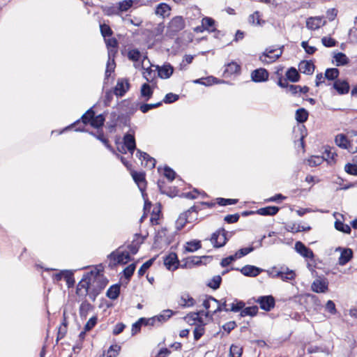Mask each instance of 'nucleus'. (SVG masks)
<instances>
[{
    "label": "nucleus",
    "instance_id": "a18cd8bd",
    "mask_svg": "<svg viewBox=\"0 0 357 357\" xmlns=\"http://www.w3.org/2000/svg\"><path fill=\"white\" fill-rule=\"evenodd\" d=\"M334 58L337 66H345L349 62V58L346 56L345 54L342 52H338L335 54Z\"/></svg>",
    "mask_w": 357,
    "mask_h": 357
},
{
    "label": "nucleus",
    "instance_id": "f257e3e1",
    "mask_svg": "<svg viewBox=\"0 0 357 357\" xmlns=\"http://www.w3.org/2000/svg\"><path fill=\"white\" fill-rule=\"evenodd\" d=\"M123 246H120L116 250L112 252L109 255L108 258L110 260L109 266L113 268L114 266L121 264H126L128 262L132 261L134 259L131 257L130 253L128 251H121Z\"/></svg>",
    "mask_w": 357,
    "mask_h": 357
},
{
    "label": "nucleus",
    "instance_id": "6e6552de",
    "mask_svg": "<svg viewBox=\"0 0 357 357\" xmlns=\"http://www.w3.org/2000/svg\"><path fill=\"white\" fill-rule=\"evenodd\" d=\"M185 26V23L182 16H176L173 17L167 26L168 32L171 35H176L183 30Z\"/></svg>",
    "mask_w": 357,
    "mask_h": 357
},
{
    "label": "nucleus",
    "instance_id": "f704fd0d",
    "mask_svg": "<svg viewBox=\"0 0 357 357\" xmlns=\"http://www.w3.org/2000/svg\"><path fill=\"white\" fill-rule=\"evenodd\" d=\"M258 311L259 307L257 305L244 307L243 310L241 311L239 316L240 317H244L245 316L255 317L257 314Z\"/></svg>",
    "mask_w": 357,
    "mask_h": 357
},
{
    "label": "nucleus",
    "instance_id": "473e14b6",
    "mask_svg": "<svg viewBox=\"0 0 357 357\" xmlns=\"http://www.w3.org/2000/svg\"><path fill=\"white\" fill-rule=\"evenodd\" d=\"M309 112L305 108H299L296 111L295 119L298 123H303L308 119Z\"/></svg>",
    "mask_w": 357,
    "mask_h": 357
},
{
    "label": "nucleus",
    "instance_id": "b1692460",
    "mask_svg": "<svg viewBox=\"0 0 357 357\" xmlns=\"http://www.w3.org/2000/svg\"><path fill=\"white\" fill-rule=\"evenodd\" d=\"M197 219V217L191 218L189 215H187V213H181L176 221V231L181 230L187 222H192Z\"/></svg>",
    "mask_w": 357,
    "mask_h": 357
},
{
    "label": "nucleus",
    "instance_id": "2f4dec72",
    "mask_svg": "<svg viewBox=\"0 0 357 357\" xmlns=\"http://www.w3.org/2000/svg\"><path fill=\"white\" fill-rule=\"evenodd\" d=\"M174 314V312L172 310H164L162 311L160 314L155 316L158 325L160 326L161 324L167 321L169 319H170Z\"/></svg>",
    "mask_w": 357,
    "mask_h": 357
},
{
    "label": "nucleus",
    "instance_id": "412c9836",
    "mask_svg": "<svg viewBox=\"0 0 357 357\" xmlns=\"http://www.w3.org/2000/svg\"><path fill=\"white\" fill-rule=\"evenodd\" d=\"M333 88L340 95L349 93L350 86L347 80L336 79L333 84Z\"/></svg>",
    "mask_w": 357,
    "mask_h": 357
},
{
    "label": "nucleus",
    "instance_id": "393cba45",
    "mask_svg": "<svg viewBox=\"0 0 357 357\" xmlns=\"http://www.w3.org/2000/svg\"><path fill=\"white\" fill-rule=\"evenodd\" d=\"M89 133L91 135L96 137L97 139L100 140L105 146V147L112 153H115V150L110 145L109 140L106 137H105L102 130H98L97 133L93 131H90L89 132Z\"/></svg>",
    "mask_w": 357,
    "mask_h": 357
},
{
    "label": "nucleus",
    "instance_id": "13d9d810",
    "mask_svg": "<svg viewBox=\"0 0 357 357\" xmlns=\"http://www.w3.org/2000/svg\"><path fill=\"white\" fill-rule=\"evenodd\" d=\"M121 346L118 344L111 345L107 351V357H116L121 351Z\"/></svg>",
    "mask_w": 357,
    "mask_h": 357
},
{
    "label": "nucleus",
    "instance_id": "ea45409f",
    "mask_svg": "<svg viewBox=\"0 0 357 357\" xmlns=\"http://www.w3.org/2000/svg\"><path fill=\"white\" fill-rule=\"evenodd\" d=\"M202 248L201 241L199 240H192L188 241L185 247V250L188 252H193Z\"/></svg>",
    "mask_w": 357,
    "mask_h": 357
},
{
    "label": "nucleus",
    "instance_id": "4be33fe9",
    "mask_svg": "<svg viewBox=\"0 0 357 357\" xmlns=\"http://www.w3.org/2000/svg\"><path fill=\"white\" fill-rule=\"evenodd\" d=\"M136 156L138 157L140 160L145 161V167H147L150 169L155 167L156 160L153 158L151 157L147 153L144 152L140 149H137Z\"/></svg>",
    "mask_w": 357,
    "mask_h": 357
},
{
    "label": "nucleus",
    "instance_id": "4468645a",
    "mask_svg": "<svg viewBox=\"0 0 357 357\" xmlns=\"http://www.w3.org/2000/svg\"><path fill=\"white\" fill-rule=\"evenodd\" d=\"M174 239V235H167V229L166 227H162L155 236L154 243H160L164 241L167 245H170Z\"/></svg>",
    "mask_w": 357,
    "mask_h": 357
},
{
    "label": "nucleus",
    "instance_id": "9b49d317",
    "mask_svg": "<svg viewBox=\"0 0 357 357\" xmlns=\"http://www.w3.org/2000/svg\"><path fill=\"white\" fill-rule=\"evenodd\" d=\"M163 261L167 269L171 271H176L180 266V261L175 252H170L168 255L165 256Z\"/></svg>",
    "mask_w": 357,
    "mask_h": 357
},
{
    "label": "nucleus",
    "instance_id": "5701e85b",
    "mask_svg": "<svg viewBox=\"0 0 357 357\" xmlns=\"http://www.w3.org/2000/svg\"><path fill=\"white\" fill-rule=\"evenodd\" d=\"M158 75L162 79H168L174 72V68L170 63L164 64L162 66H156Z\"/></svg>",
    "mask_w": 357,
    "mask_h": 357
},
{
    "label": "nucleus",
    "instance_id": "dca6fc26",
    "mask_svg": "<svg viewBox=\"0 0 357 357\" xmlns=\"http://www.w3.org/2000/svg\"><path fill=\"white\" fill-rule=\"evenodd\" d=\"M335 142L337 146L342 149H347L350 153H354L357 152V147L356 150H354L350 142L344 134L337 135L335 137Z\"/></svg>",
    "mask_w": 357,
    "mask_h": 357
},
{
    "label": "nucleus",
    "instance_id": "c03bdc74",
    "mask_svg": "<svg viewBox=\"0 0 357 357\" xmlns=\"http://www.w3.org/2000/svg\"><path fill=\"white\" fill-rule=\"evenodd\" d=\"M169 10L170 7L168 4L165 3H160L155 8V13L158 15H160L165 17L166 15H169Z\"/></svg>",
    "mask_w": 357,
    "mask_h": 357
},
{
    "label": "nucleus",
    "instance_id": "8fccbe9b",
    "mask_svg": "<svg viewBox=\"0 0 357 357\" xmlns=\"http://www.w3.org/2000/svg\"><path fill=\"white\" fill-rule=\"evenodd\" d=\"M354 163H347L344 166V171L350 175L357 176V160H353Z\"/></svg>",
    "mask_w": 357,
    "mask_h": 357
},
{
    "label": "nucleus",
    "instance_id": "20e7f679",
    "mask_svg": "<svg viewBox=\"0 0 357 357\" xmlns=\"http://www.w3.org/2000/svg\"><path fill=\"white\" fill-rule=\"evenodd\" d=\"M227 231L221 227L212 234L210 241L213 244V248H220L226 245L229 238L227 236Z\"/></svg>",
    "mask_w": 357,
    "mask_h": 357
},
{
    "label": "nucleus",
    "instance_id": "3c124183",
    "mask_svg": "<svg viewBox=\"0 0 357 357\" xmlns=\"http://www.w3.org/2000/svg\"><path fill=\"white\" fill-rule=\"evenodd\" d=\"M229 305L231 312H241V311L243 310V307L245 306V303L243 301L235 299L234 302Z\"/></svg>",
    "mask_w": 357,
    "mask_h": 357
},
{
    "label": "nucleus",
    "instance_id": "79ce46f5",
    "mask_svg": "<svg viewBox=\"0 0 357 357\" xmlns=\"http://www.w3.org/2000/svg\"><path fill=\"white\" fill-rule=\"evenodd\" d=\"M222 311H225L227 312L230 311V308L227 307V299L225 298L220 300V302L218 303L217 307L215 308V310L213 311V313L211 315V319L213 318V315Z\"/></svg>",
    "mask_w": 357,
    "mask_h": 357
},
{
    "label": "nucleus",
    "instance_id": "37998d69",
    "mask_svg": "<svg viewBox=\"0 0 357 357\" xmlns=\"http://www.w3.org/2000/svg\"><path fill=\"white\" fill-rule=\"evenodd\" d=\"M240 70L241 66L237 63L232 61L227 65L224 73L228 75H231L239 73Z\"/></svg>",
    "mask_w": 357,
    "mask_h": 357
},
{
    "label": "nucleus",
    "instance_id": "aec40b11",
    "mask_svg": "<svg viewBox=\"0 0 357 357\" xmlns=\"http://www.w3.org/2000/svg\"><path fill=\"white\" fill-rule=\"evenodd\" d=\"M130 84L127 79H119L116 86L114 87V91L116 96L122 97L128 91Z\"/></svg>",
    "mask_w": 357,
    "mask_h": 357
},
{
    "label": "nucleus",
    "instance_id": "338daca9",
    "mask_svg": "<svg viewBox=\"0 0 357 357\" xmlns=\"http://www.w3.org/2000/svg\"><path fill=\"white\" fill-rule=\"evenodd\" d=\"M144 70H145L143 73L144 77L146 79L147 82H152L155 77V70H152L151 67H149Z\"/></svg>",
    "mask_w": 357,
    "mask_h": 357
},
{
    "label": "nucleus",
    "instance_id": "49530a36",
    "mask_svg": "<svg viewBox=\"0 0 357 357\" xmlns=\"http://www.w3.org/2000/svg\"><path fill=\"white\" fill-rule=\"evenodd\" d=\"M135 268L136 263H132L123 269V273L125 278L127 280V283L130 280L132 276L135 273Z\"/></svg>",
    "mask_w": 357,
    "mask_h": 357
},
{
    "label": "nucleus",
    "instance_id": "0e129e2a",
    "mask_svg": "<svg viewBox=\"0 0 357 357\" xmlns=\"http://www.w3.org/2000/svg\"><path fill=\"white\" fill-rule=\"evenodd\" d=\"M132 0H124L119 3V6L117 7L119 12L127 11L129 8H130L132 6Z\"/></svg>",
    "mask_w": 357,
    "mask_h": 357
},
{
    "label": "nucleus",
    "instance_id": "9d476101",
    "mask_svg": "<svg viewBox=\"0 0 357 357\" xmlns=\"http://www.w3.org/2000/svg\"><path fill=\"white\" fill-rule=\"evenodd\" d=\"M112 119L115 120L119 127H130L131 116L127 114H124L121 112L113 111L110 113Z\"/></svg>",
    "mask_w": 357,
    "mask_h": 357
},
{
    "label": "nucleus",
    "instance_id": "72a5a7b5",
    "mask_svg": "<svg viewBox=\"0 0 357 357\" xmlns=\"http://www.w3.org/2000/svg\"><path fill=\"white\" fill-rule=\"evenodd\" d=\"M286 77L287 81L297 82L300 80L301 76L296 68L291 67L286 72Z\"/></svg>",
    "mask_w": 357,
    "mask_h": 357
},
{
    "label": "nucleus",
    "instance_id": "c756f323",
    "mask_svg": "<svg viewBox=\"0 0 357 357\" xmlns=\"http://www.w3.org/2000/svg\"><path fill=\"white\" fill-rule=\"evenodd\" d=\"M311 288L316 293H324L328 290V282L321 280H315L312 282Z\"/></svg>",
    "mask_w": 357,
    "mask_h": 357
},
{
    "label": "nucleus",
    "instance_id": "bb28decb",
    "mask_svg": "<svg viewBox=\"0 0 357 357\" xmlns=\"http://www.w3.org/2000/svg\"><path fill=\"white\" fill-rule=\"evenodd\" d=\"M299 70L305 75H312L314 73L315 66L312 61H302L300 62Z\"/></svg>",
    "mask_w": 357,
    "mask_h": 357
},
{
    "label": "nucleus",
    "instance_id": "09e8293b",
    "mask_svg": "<svg viewBox=\"0 0 357 357\" xmlns=\"http://www.w3.org/2000/svg\"><path fill=\"white\" fill-rule=\"evenodd\" d=\"M63 278L66 281V284L68 288H72L74 287L75 280L74 278V273L73 271L65 270Z\"/></svg>",
    "mask_w": 357,
    "mask_h": 357
},
{
    "label": "nucleus",
    "instance_id": "f3484780",
    "mask_svg": "<svg viewBox=\"0 0 357 357\" xmlns=\"http://www.w3.org/2000/svg\"><path fill=\"white\" fill-rule=\"evenodd\" d=\"M269 73L265 68H258L253 70L251 73V79L255 82H263L268 80Z\"/></svg>",
    "mask_w": 357,
    "mask_h": 357
},
{
    "label": "nucleus",
    "instance_id": "a19ab883",
    "mask_svg": "<svg viewBox=\"0 0 357 357\" xmlns=\"http://www.w3.org/2000/svg\"><path fill=\"white\" fill-rule=\"evenodd\" d=\"M181 300L182 301L181 305L183 307H192L195 304V299L188 293L183 294Z\"/></svg>",
    "mask_w": 357,
    "mask_h": 357
},
{
    "label": "nucleus",
    "instance_id": "7c9ffc66",
    "mask_svg": "<svg viewBox=\"0 0 357 357\" xmlns=\"http://www.w3.org/2000/svg\"><path fill=\"white\" fill-rule=\"evenodd\" d=\"M121 292V283H116L112 285L107 291L106 296L112 299L116 300L119 296Z\"/></svg>",
    "mask_w": 357,
    "mask_h": 357
},
{
    "label": "nucleus",
    "instance_id": "e2e57ef3",
    "mask_svg": "<svg viewBox=\"0 0 357 357\" xmlns=\"http://www.w3.org/2000/svg\"><path fill=\"white\" fill-rule=\"evenodd\" d=\"M164 176L170 181H173L176 176V173L169 166H165L164 167Z\"/></svg>",
    "mask_w": 357,
    "mask_h": 357
},
{
    "label": "nucleus",
    "instance_id": "4c0bfd02",
    "mask_svg": "<svg viewBox=\"0 0 357 357\" xmlns=\"http://www.w3.org/2000/svg\"><path fill=\"white\" fill-rule=\"evenodd\" d=\"M105 121V117L103 114H100L98 116L94 115L90 125L93 128L100 129L103 126Z\"/></svg>",
    "mask_w": 357,
    "mask_h": 357
},
{
    "label": "nucleus",
    "instance_id": "ddd939ff",
    "mask_svg": "<svg viewBox=\"0 0 357 357\" xmlns=\"http://www.w3.org/2000/svg\"><path fill=\"white\" fill-rule=\"evenodd\" d=\"M123 142L127 151L131 154H132L135 150L137 151L134 131L130 130L129 132L126 133L123 137Z\"/></svg>",
    "mask_w": 357,
    "mask_h": 357
},
{
    "label": "nucleus",
    "instance_id": "de8ad7c7",
    "mask_svg": "<svg viewBox=\"0 0 357 357\" xmlns=\"http://www.w3.org/2000/svg\"><path fill=\"white\" fill-rule=\"evenodd\" d=\"M248 22L251 24L259 25V26H261V24L265 23L264 20L261 21L260 20V13L257 10L254 12V13H252V15H250L249 16Z\"/></svg>",
    "mask_w": 357,
    "mask_h": 357
},
{
    "label": "nucleus",
    "instance_id": "6e6d98bb",
    "mask_svg": "<svg viewBox=\"0 0 357 357\" xmlns=\"http://www.w3.org/2000/svg\"><path fill=\"white\" fill-rule=\"evenodd\" d=\"M202 23L205 27V30L208 31L211 33V30L214 28V25L215 24V20L210 17H204L202 20Z\"/></svg>",
    "mask_w": 357,
    "mask_h": 357
},
{
    "label": "nucleus",
    "instance_id": "0eeeda50",
    "mask_svg": "<svg viewBox=\"0 0 357 357\" xmlns=\"http://www.w3.org/2000/svg\"><path fill=\"white\" fill-rule=\"evenodd\" d=\"M275 51L276 50L273 49L272 47L266 48L264 52L259 56V61L264 64H269L275 61L282 56V50L280 51L278 54H273Z\"/></svg>",
    "mask_w": 357,
    "mask_h": 357
},
{
    "label": "nucleus",
    "instance_id": "864d4df0",
    "mask_svg": "<svg viewBox=\"0 0 357 357\" xmlns=\"http://www.w3.org/2000/svg\"><path fill=\"white\" fill-rule=\"evenodd\" d=\"M335 228L337 230L342 231L343 233L347 234H349L351 232V229L350 226L343 223L342 222H341L340 220H336L335 222Z\"/></svg>",
    "mask_w": 357,
    "mask_h": 357
},
{
    "label": "nucleus",
    "instance_id": "2eb2a0df",
    "mask_svg": "<svg viewBox=\"0 0 357 357\" xmlns=\"http://www.w3.org/2000/svg\"><path fill=\"white\" fill-rule=\"evenodd\" d=\"M131 175L134 181L138 185L140 191L142 192L143 197H144V192L146 185L145 172L132 171L131 172Z\"/></svg>",
    "mask_w": 357,
    "mask_h": 357
},
{
    "label": "nucleus",
    "instance_id": "680f3d73",
    "mask_svg": "<svg viewBox=\"0 0 357 357\" xmlns=\"http://www.w3.org/2000/svg\"><path fill=\"white\" fill-rule=\"evenodd\" d=\"M141 57V52L138 49H132L128 51V58L132 61H138Z\"/></svg>",
    "mask_w": 357,
    "mask_h": 357
},
{
    "label": "nucleus",
    "instance_id": "f03ea898",
    "mask_svg": "<svg viewBox=\"0 0 357 357\" xmlns=\"http://www.w3.org/2000/svg\"><path fill=\"white\" fill-rule=\"evenodd\" d=\"M90 272H92L93 275H90L91 280V287L93 289L98 290V291L101 292L102 289L105 288L108 283V280L107 278L102 273V270L98 269L95 268L93 270H91Z\"/></svg>",
    "mask_w": 357,
    "mask_h": 357
},
{
    "label": "nucleus",
    "instance_id": "39448f33",
    "mask_svg": "<svg viewBox=\"0 0 357 357\" xmlns=\"http://www.w3.org/2000/svg\"><path fill=\"white\" fill-rule=\"evenodd\" d=\"M116 108L119 112L132 116L137 109V104L129 99H125L119 102Z\"/></svg>",
    "mask_w": 357,
    "mask_h": 357
},
{
    "label": "nucleus",
    "instance_id": "6ab92c4d",
    "mask_svg": "<svg viewBox=\"0 0 357 357\" xmlns=\"http://www.w3.org/2000/svg\"><path fill=\"white\" fill-rule=\"evenodd\" d=\"M295 250L301 256L305 258L313 259L314 255L311 249L305 246L301 241H297L295 243Z\"/></svg>",
    "mask_w": 357,
    "mask_h": 357
},
{
    "label": "nucleus",
    "instance_id": "58836bf2",
    "mask_svg": "<svg viewBox=\"0 0 357 357\" xmlns=\"http://www.w3.org/2000/svg\"><path fill=\"white\" fill-rule=\"evenodd\" d=\"M340 75V70L336 68H327L326 70L324 77L329 81H335L338 79L337 77Z\"/></svg>",
    "mask_w": 357,
    "mask_h": 357
},
{
    "label": "nucleus",
    "instance_id": "4d7b16f0",
    "mask_svg": "<svg viewBox=\"0 0 357 357\" xmlns=\"http://www.w3.org/2000/svg\"><path fill=\"white\" fill-rule=\"evenodd\" d=\"M243 354V348L238 345L231 344L229 349L231 357H241Z\"/></svg>",
    "mask_w": 357,
    "mask_h": 357
},
{
    "label": "nucleus",
    "instance_id": "423d86ee",
    "mask_svg": "<svg viewBox=\"0 0 357 357\" xmlns=\"http://www.w3.org/2000/svg\"><path fill=\"white\" fill-rule=\"evenodd\" d=\"M93 275L92 272H87L83 275L82 280L77 285L76 294L78 296H87L88 291L91 288L90 275Z\"/></svg>",
    "mask_w": 357,
    "mask_h": 357
},
{
    "label": "nucleus",
    "instance_id": "052dcab7",
    "mask_svg": "<svg viewBox=\"0 0 357 357\" xmlns=\"http://www.w3.org/2000/svg\"><path fill=\"white\" fill-rule=\"evenodd\" d=\"M100 29L101 35L105 39L107 37L112 36L113 34V31L112 30L111 27L106 24H100Z\"/></svg>",
    "mask_w": 357,
    "mask_h": 357
},
{
    "label": "nucleus",
    "instance_id": "a211bd4d",
    "mask_svg": "<svg viewBox=\"0 0 357 357\" xmlns=\"http://www.w3.org/2000/svg\"><path fill=\"white\" fill-rule=\"evenodd\" d=\"M146 237L147 235L141 236L139 234H135V238L132 240V243L128 245V249L132 255H136L137 253L140 245L144 243Z\"/></svg>",
    "mask_w": 357,
    "mask_h": 357
},
{
    "label": "nucleus",
    "instance_id": "c85d7f7f",
    "mask_svg": "<svg viewBox=\"0 0 357 357\" xmlns=\"http://www.w3.org/2000/svg\"><path fill=\"white\" fill-rule=\"evenodd\" d=\"M353 257V251L350 248H344L341 252L338 259V264L344 266L347 264Z\"/></svg>",
    "mask_w": 357,
    "mask_h": 357
},
{
    "label": "nucleus",
    "instance_id": "5fc2aeb1",
    "mask_svg": "<svg viewBox=\"0 0 357 357\" xmlns=\"http://www.w3.org/2000/svg\"><path fill=\"white\" fill-rule=\"evenodd\" d=\"M162 104V102H158L154 104L143 103L139 105V109L142 113H147L149 110L159 107Z\"/></svg>",
    "mask_w": 357,
    "mask_h": 357
},
{
    "label": "nucleus",
    "instance_id": "7ed1b4c3",
    "mask_svg": "<svg viewBox=\"0 0 357 357\" xmlns=\"http://www.w3.org/2000/svg\"><path fill=\"white\" fill-rule=\"evenodd\" d=\"M94 115H95V112H94L93 107H91L81 116V118L75 121L70 126L66 127L64 129V130H68L70 128H73L75 126H78L80 123V122H82L84 124V126L77 127L75 130L77 132H86V130L84 128V126L87 125L88 123H89V124L91 123Z\"/></svg>",
    "mask_w": 357,
    "mask_h": 357
},
{
    "label": "nucleus",
    "instance_id": "cd10ccee",
    "mask_svg": "<svg viewBox=\"0 0 357 357\" xmlns=\"http://www.w3.org/2000/svg\"><path fill=\"white\" fill-rule=\"evenodd\" d=\"M280 211V208L275 206H268L264 208H259L256 211V213L263 216L275 215Z\"/></svg>",
    "mask_w": 357,
    "mask_h": 357
},
{
    "label": "nucleus",
    "instance_id": "bf43d9fd",
    "mask_svg": "<svg viewBox=\"0 0 357 357\" xmlns=\"http://www.w3.org/2000/svg\"><path fill=\"white\" fill-rule=\"evenodd\" d=\"M222 278L220 275H215L212 278L211 282L207 284V286L213 289H218L221 284Z\"/></svg>",
    "mask_w": 357,
    "mask_h": 357
},
{
    "label": "nucleus",
    "instance_id": "f8f14e48",
    "mask_svg": "<svg viewBox=\"0 0 357 357\" xmlns=\"http://www.w3.org/2000/svg\"><path fill=\"white\" fill-rule=\"evenodd\" d=\"M231 270L239 271L243 275L247 277H256L265 270L253 265H245L241 268H231Z\"/></svg>",
    "mask_w": 357,
    "mask_h": 357
},
{
    "label": "nucleus",
    "instance_id": "69168bd1",
    "mask_svg": "<svg viewBox=\"0 0 357 357\" xmlns=\"http://www.w3.org/2000/svg\"><path fill=\"white\" fill-rule=\"evenodd\" d=\"M255 250V248H253V245H250L247 248H242L236 252V255H237L238 259H239L253 252Z\"/></svg>",
    "mask_w": 357,
    "mask_h": 357
},
{
    "label": "nucleus",
    "instance_id": "603ef678",
    "mask_svg": "<svg viewBox=\"0 0 357 357\" xmlns=\"http://www.w3.org/2000/svg\"><path fill=\"white\" fill-rule=\"evenodd\" d=\"M155 259H156V257H154L149 259L148 261H146L145 263H144L141 266V267L139 268V269L138 270V272H137L139 277L143 276L145 274L146 271L152 266V264L155 261Z\"/></svg>",
    "mask_w": 357,
    "mask_h": 357
},
{
    "label": "nucleus",
    "instance_id": "a878e982",
    "mask_svg": "<svg viewBox=\"0 0 357 357\" xmlns=\"http://www.w3.org/2000/svg\"><path fill=\"white\" fill-rule=\"evenodd\" d=\"M275 276H278L283 281L292 280L296 277V273L294 271L289 270L288 268H282L281 271H278L275 273Z\"/></svg>",
    "mask_w": 357,
    "mask_h": 357
},
{
    "label": "nucleus",
    "instance_id": "c9c22d12",
    "mask_svg": "<svg viewBox=\"0 0 357 357\" xmlns=\"http://www.w3.org/2000/svg\"><path fill=\"white\" fill-rule=\"evenodd\" d=\"M321 18L319 17H310L306 22V26L311 30H316L321 26Z\"/></svg>",
    "mask_w": 357,
    "mask_h": 357
},
{
    "label": "nucleus",
    "instance_id": "e433bc0d",
    "mask_svg": "<svg viewBox=\"0 0 357 357\" xmlns=\"http://www.w3.org/2000/svg\"><path fill=\"white\" fill-rule=\"evenodd\" d=\"M153 93V91L149 84L144 83L142 85L141 96L145 101H148L152 97Z\"/></svg>",
    "mask_w": 357,
    "mask_h": 357
},
{
    "label": "nucleus",
    "instance_id": "774afa93",
    "mask_svg": "<svg viewBox=\"0 0 357 357\" xmlns=\"http://www.w3.org/2000/svg\"><path fill=\"white\" fill-rule=\"evenodd\" d=\"M282 70V68H280L277 70L275 72V75L278 77V81L277 82L278 85L280 86L281 88H284L288 86V82H287V79H284L281 73V71Z\"/></svg>",
    "mask_w": 357,
    "mask_h": 357
},
{
    "label": "nucleus",
    "instance_id": "1a4fd4ad",
    "mask_svg": "<svg viewBox=\"0 0 357 357\" xmlns=\"http://www.w3.org/2000/svg\"><path fill=\"white\" fill-rule=\"evenodd\" d=\"M254 301L259 303L260 308L266 312L271 311L275 305V300L272 295L261 296Z\"/></svg>",
    "mask_w": 357,
    "mask_h": 357
}]
</instances>
